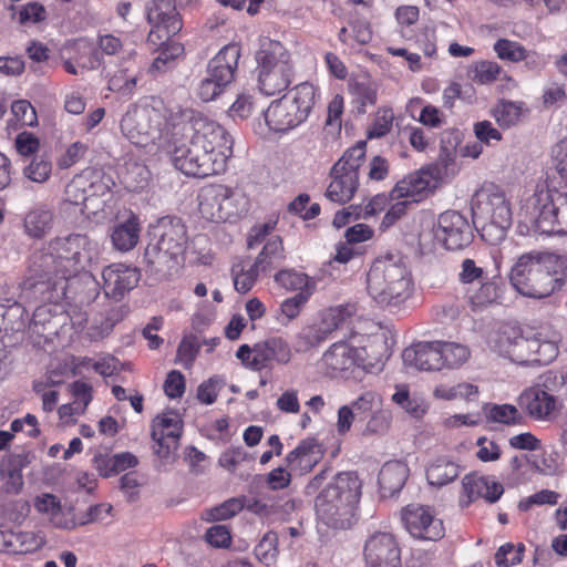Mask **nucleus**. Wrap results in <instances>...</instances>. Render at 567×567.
Returning <instances> with one entry per match:
<instances>
[{
	"instance_id": "obj_1",
	"label": "nucleus",
	"mask_w": 567,
	"mask_h": 567,
	"mask_svg": "<svg viewBox=\"0 0 567 567\" xmlns=\"http://www.w3.org/2000/svg\"><path fill=\"white\" fill-rule=\"evenodd\" d=\"M233 145L219 124L192 109H177L166 120L162 152L183 174L204 178L225 172Z\"/></svg>"
},
{
	"instance_id": "obj_2",
	"label": "nucleus",
	"mask_w": 567,
	"mask_h": 567,
	"mask_svg": "<svg viewBox=\"0 0 567 567\" xmlns=\"http://www.w3.org/2000/svg\"><path fill=\"white\" fill-rule=\"evenodd\" d=\"M93 241L82 234L56 237L28 259L21 298L32 302L53 303L65 295L66 281L92 260Z\"/></svg>"
},
{
	"instance_id": "obj_3",
	"label": "nucleus",
	"mask_w": 567,
	"mask_h": 567,
	"mask_svg": "<svg viewBox=\"0 0 567 567\" xmlns=\"http://www.w3.org/2000/svg\"><path fill=\"white\" fill-rule=\"evenodd\" d=\"M561 334L551 326L537 331L512 324L502 326L489 339L491 349L519 365H546L558 354Z\"/></svg>"
},
{
	"instance_id": "obj_4",
	"label": "nucleus",
	"mask_w": 567,
	"mask_h": 567,
	"mask_svg": "<svg viewBox=\"0 0 567 567\" xmlns=\"http://www.w3.org/2000/svg\"><path fill=\"white\" fill-rule=\"evenodd\" d=\"M567 279V256L546 251L523 254L512 266L509 281L524 297L542 299L559 291Z\"/></svg>"
},
{
	"instance_id": "obj_5",
	"label": "nucleus",
	"mask_w": 567,
	"mask_h": 567,
	"mask_svg": "<svg viewBox=\"0 0 567 567\" xmlns=\"http://www.w3.org/2000/svg\"><path fill=\"white\" fill-rule=\"evenodd\" d=\"M370 297L382 308H400L412 295L410 271L400 254H385L373 261L367 276Z\"/></svg>"
},
{
	"instance_id": "obj_6",
	"label": "nucleus",
	"mask_w": 567,
	"mask_h": 567,
	"mask_svg": "<svg viewBox=\"0 0 567 567\" xmlns=\"http://www.w3.org/2000/svg\"><path fill=\"white\" fill-rule=\"evenodd\" d=\"M362 484L357 473H338L316 497L318 519L333 529H348L353 523Z\"/></svg>"
},
{
	"instance_id": "obj_7",
	"label": "nucleus",
	"mask_w": 567,
	"mask_h": 567,
	"mask_svg": "<svg viewBox=\"0 0 567 567\" xmlns=\"http://www.w3.org/2000/svg\"><path fill=\"white\" fill-rule=\"evenodd\" d=\"M474 224L484 241L499 244L512 225V208L505 193L494 185L478 189L472 198Z\"/></svg>"
},
{
	"instance_id": "obj_8",
	"label": "nucleus",
	"mask_w": 567,
	"mask_h": 567,
	"mask_svg": "<svg viewBox=\"0 0 567 567\" xmlns=\"http://www.w3.org/2000/svg\"><path fill=\"white\" fill-rule=\"evenodd\" d=\"M522 210L538 231L567 235V188L557 189L546 182L539 183Z\"/></svg>"
},
{
	"instance_id": "obj_9",
	"label": "nucleus",
	"mask_w": 567,
	"mask_h": 567,
	"mask_svg": "<svg viewBox=\"0 0 567 567\" xmlns=\"http://www.w3.org/2000/svg\"><path fill=\"white\" fill-rule=\"evenodd\" d=\"M316 99L317 90L312 84H298L262 112L265 124L271 132L287 133L307 121Z\"/></svg>"
},
{
	"instance_id": "obj_10",
	"label": "nucleus",
	"mask_w": 567,
	"mask_h": 567,
	"mask_svg": "<svg viewBox=\"0 0 567 567\" xmlns=\"http://www.w3.org/2000/svg\"><path fill=\"white\" fill-rule=\"evenodd\" d=\"M256 60L259 69V89L265 95L281 93L291 84L293 66L290 53L280 42H262Z\"/></svg>"
},
{
	"instance_id": "obj_11",
	"label": "nucleus",
	"mask_w": 567,
	"mask_h": 567,
	"mask_svg": "<svg viewBox=\"0 0 567 567\" xmlns=\"http://www.w3.org/2000/svg\"><path fill=\"white\" fill-rule=\"evenodd\" d=\"M164 115L150 106H132L123 115L120 127L122 134L134 145L146 147L157 144L162 151L165 128L162 130Z\"/></svg>"
},
{
	"instance_id": "obj_12",
	"label": "nucleus",
	"mask_w": 567,
	"mask_h": 567,
	"mask_svg": "<svg viewBox=\"0 0 567 567\" xmlns=\"http://www.w3.org/2000/svg\"><path fill=\"white\" fill-rule=\"evenodd\" d=\"M240 56L239 48L235 44L224 47L208 63L206 75L197 87V96L203 102L215 100L234 80V74Z\"/></svg>"
},
{
	"instance_id": "obj_13",
	"label": "nucleus",
	"mask_w": 567,
	"mask_h": 567,
	"mask_svg": "<svg viewBox=\"0 0 567 567\" xmlns=\"http://www.w3.org/2000/svg\"><path fill=\"white\" fill-rule=\"evenodd\" d=\"M519 408L534 421H551L561 409V402L549 392L546 383L525 389L518 398Z\"/></svg>"
},
{
	"instance_id": "obj_14",
	"label": "nucleus",
	"mask_w": 567,
	"mask_h": 567,
	"mask_svg": "<svg viewBox=\"0 0 567 567\" xmlns=\"http://www.w3.org/2000/svg\"><path fill=\"white\" fill-rule=\"evenodd\" d=\"M434 235L447 250L463 249L473 240L468 220L456 210H446L439 216Z\"/></svg>"
},
{
	"instance_id": "obj_15",
	"label": "nucleus",
	"mask_w": 567,
	"mask_h": 567,
	"mask_svg": "<svg viewBox=\"0 0 567 567\" xmlns=\"http://www.w3.org/2000/svg\"><path fill=\"white\" fill-rule=\"evenodd\" d=\"M363 556L365 567H402L400 546L388 532H377L369 536Z\"/></svg>"
},
{
	"instance_id": "obj_16",
	"label": "nucleus",
	"mask_w": 567,
	"mask_h": 567,
	"mask_svg": "<svg viewBox=\"0 0 567 567\" xmlns=\"http://www.w3.org/2000/svg\"><path fill=\"white\" fill-rule=\"evenodd\" d=\"M437 185L434 169L423 167L408 174L400 179L390 193L392 199H406L410 203H419L431 194Z\"/></svg>"
},
{
	"instance_id": "obj_17",
	"label": "nucleus",
	"mask_w": 567,
	"mask_h": 567,
	"mask_svg": "<svg viewBox=\"0 0 567 567\" xmlns=\"http://www.w3.org/2000/svg\"><path fill=\"white\" fill-rule=\"evenodd\" d=\"M402 519L409 533L415 538L436 542L444 536L443 522L427 507L409 505L402 514Z\"/></svg>"
},
{
	"instance_id": "obj_18",
	"label": "nucleus",
	"mask_w": 567,
	"mask_h": 567,
	"mask_svg": "<svg viewBox=\"0 0 567 567\" xmlns=\"http://www.w3.org/2000/svg\"><path fill=\"white\" fill-rule=\"evenodd\" d=\"M102 278L105 296L120 301L126 292L137 286L141 275L136 268L124 264H113L103 269Z\"/></svg>"
},
{
	"instance_id": "obj_19",
	"label": "nucleus",
	"mask_w": 567,
	"mask_h": 567,
	"mask_svg": "<svg viewBox=\"0 0 567 567\" xmlns=\"http://www.w3.org/2000/svg\"><path fill=\"white\" fill-rule=\"evenodd\" d=\"M146 10L147 20L154 28L150 37L155 32H164V35L168 39L181 31L182 20L171 0H152L147 3Z\"/></svg>"
},
{
	"instance_id": "obj_20",
	"label": "nucleus",
	"mask_w": 567,
	"mask_h": 567,
	"mask_svg": "<svg viewBox=\"0 0 567 567\" xmlns=\"http://www.w3.org/2000/svg\"><path fill=\"white\" fill-rule=\"evenodd\" d=\"M323 456L321 444L312 437L299 442L286 457V466L293 474L303 476L312 471Z\"/></svg>"
},
{
	"instance_id": "obj_21",
	"label": "nucleus",
	"mask_w": 567,
	"mask_h": 567,
	"mask_svg": "<svg viewBox=\"0 0 567 567\" xmlns=\"http://www.w3.org/2000/svg\"><path fill=\"white\" fill-rule=\"evenodd\" d=\"M439 347L440 341L419 342L409 347L402 353L403 363L417 370L439 371L442 369Z\"/></svg>"
},
{
	"instance_id": "obj_22",
	"label": "nucleus",
	"mask_w": 567,
	"mask_h": 567,
	"mask_svg": "<svg viewBox=\"0 0 567 567\" xmlns=\"http://www.w3.org/2000/svg\"><path fill=\"white\" fill-rule=\"evenodd\" d=\"M158 239L166 250H171L173 256L183 259L187 245V231L184 223L176 217H164L158 224Z\"/></svg>"
},
{
	"instance_id": "obj_23",
	"label": "nucleus",
	"mask_w": 567,
	"mask_h": 567,
	"mask_svg": "<svg viewBox=\"0 0 567 567\" xmlns=\"http://www.w3.org/2000/svg\"><path fill=\"white\" fill-rule=\"evenodd\" d=\"M94 177H96L94 175ZM106 189V185L102 182H96L93 176L90 177L87 174L78 176L66 185L65 188V202L75 206H82L81 212L89 209L90 203L97 193L103 194Z\"/></svg>"
},
{
	"instance_id": "obj_24",
	"label": "nucleus",
	"mask_w": 567,
	"mask_h": 567,
	"mask_svg": "<svg viewBox=\"0 0 567 567\" xmlns=\"http://www.w3.org/2000/svg\"><path fill=\"white\" fill-rule=\"evenodd\" d=\"M463 492L467 496V503L483 498L487 503L497 502L504 493V487L489 476L476 474L465 475L462 480Z\"/></svg>"
},
{
	"instance_id": "obj_25",
	"label": "nucleus",
	"mask_w": 567,
	"mask_h": 567,
	"mask_svg": "<svg viewBox=\"0 0 567 567\" xmlns=\"http://www.w3.org/2000/svg\"><path fill=\"white\" fill-rule=\"evenodd\" d=\"M227 194V186L212 184L204 186L198 194V207L202 216L214 223L223 221V200Z\"/></svg>"
},
{
	"instance_id": "obj_26",
	"label": "nucleus",
	"mask_w": 567,
	"mask_h": 567,
	"mask_svg": "<svg viewBox=\"0 0 567 567\" xmlns=\"http://www.w3.org/2000/svg\"><path fill=\"white\" fill-rule=\"evenodd\" d=\"M144 261L147 271L159 277L171 275L172 270L176 269L181 262V258L173 256L171 250L161 245L157 240L151 243L145 248Z\"/></svg>"
},
{
	"instance_id": "obj_27",
	"label": "nucleus",
	"mask_w": 567,
	"mask_h": 567,
	"mask_svg": "<svg viewBox=\"0 0 567 567\" xmlns=\"http://www.w3.org/2000/svg\"><path fill=\"white\" fill-rule=\"evenodd\" d=\"M330 177L331 182L326 192L327 198L338 204L349 202L358 189L359 175L347 171L336 172V166H332Z\"/></svg>"
},
{
	"instance_id": "obj_28",
	"label": "nucleus",
	"mask_w": 567,
	"mask_h": 567,
	"mask_svg": "<svg viewBox=\"0 0 567 567\" xmlns=\"http://www.w3.org/2000/svg\"><path fill=\"white\" fill-rule=\"evenodd\" d=\"M360 354L347 342L333 343L322 357V362L332 373L350 370L359 364Z\"/></svg>"
},
{
	"instance_id": "obj_29",
	"label": "nucleus",
	"mask_w": 567,
	"mask_h": 567,
	"mask_svg": "<svg viewBox=\"0 0 567 567\" xmlns=\"http://www.w3.org/2000/svg\"><path fill=\"white\" fill-rule=\"evenodd\" d=\"M409 476L408 466L399 461L385 463L378 476V483L383 495L393 496L399 493Z\"/></svg>"
},
{
	"instance_id": "obj_30",
	"label": "nucleus",
	"mask_w": 567,
	"mask_h": 567,
	"mask_svg": "<svg viewBox=\"0 0 567 567\" xmlns=\"http://www.w3.org/2000/svg\"><path fill=\"white\" fill-rule=\"evenodd\" d=\"M140 233L138 220L133 216L113 228L111 234L113 246L120 251H128L137 245Z\"/></svg>"
},
{
	"instance_id": "obj_31",
	"label": "nucleus",
	"mask_w": 567,
	"mask_h": 567,
	"mask_svg": "<svg viewBox=\"0 0 567 567\" xmlns=\"http://www.w3.org/2000/svg\"><path fill=\"white\" fill-rule=\"evenodd\" d=\"M460 475V466L455 462L439 457L426 470V480L433 486H444L453 482Z\"/></svg>"
},
{
	"instance_id": "obj_32",
	"label": "nucleus",
	"mask_w": 567,
	"mask_h": 567,
	"mask_svg": "<svg viewBox=\"0 0 567 567\" xmlns=\"http://www.w3.org/2000/svg\"><path fill=\"white\" fill-rule=\"evenodd\" d=\"M23 466L20 455H12L0 464V474L4 482V491L9 494H18L23 487L21 470Z\"/></svg>"
},
{
	"instance_id": "obj_33",
	"label": "nucleus",
	"mask_w": 567,
	"mask_h": 567,
	"mask_svg": "<svg viewBox=\"0 0 567 567\" xmlns=\"http://www.w3.org/2000/svg\"><path fill=\"white\" fill-rule=\"evenodd\" d=\"M53 212L45 207L30 210L24 217V228L29 236L41 238L52 228Z\"/></svg>"
},
{
	"instance_id": "obj_34",
	"label": "nucleus",
	"mask_w": 567,
	"mask_h": 567,
	"mask_svg": "<svg viewBox=\"0 0 567 567\" xmlns=\"http://www.w3.org/2000/svg\"><path fill=\"white\" fill-rule=\"evenodd\" d=\"M249 200L244 192L227 186L223 200V221L238 218L248 212Z\"/></svg>"
},
{
	"instance_id": "obj_35",
	"label": "nucleus",
	"mask_w": 567,
	"mask_h": 567,
	"mask_svg": "<svg viewBox=\"0 0 567 567\" xmlns=\"http://www.w3.org/2000/svg\"><path fill=\"white\" fill-rule=\"evenodd\" d=\"M276 282L286 289L300 290L299 292L312 295L316 282L311 280L306 274L296 270H281L275 276Z\"/></svg>"
},
{
	"instance_id": "obj_36",
	"label": "nucleus",
	"mask_w": 567,
	"mask_h": 567,
	"mask_svg": "<svg viewBox=\"0 0 567 567\" xmlns=\"http://www.w3.org/2000/svg\"><path fill=\"white\" fill-rule=\"evenodd\" d=\"M440 357L443 368H458L464 364L470 355V349L461 343L440 341Z\"/></svg>"
},
{
	"instance_id": "obj_37",
	"label": "nucleus",
	"mask_w": 567,
	"mask_h": 567,
	"mask_svg": "<svg viewBox=\"0 0 567 567\" xmlns=\"http://www.w3.org/2000/svg\"><path fill=\"white\" fill-rule=\"evenodd\" d=\"M330 329L317 326H308L302 328L296 336L293 348L296 352H307L323 342Z\"/></svg>"
},
{
	"instance_id": "obj_38",
	"label": "nucleus",
	"mask_w": 567,
	"mask_h": 567,
	"mask_svg": "<svg viewBox=\"0 0 567 567\" xmlns=\"http://www.w3.org/2000/svg\"><path fill=\"white\" fill-rule=\"evenodd\" d=\"M184 53V47L175 41L163 42L158 49L157 56L154 59L150 66V72L155 74L157 72H164L169 69L178 56Z\"/></svg>"
},
{
	"instance_id": "obj_39",
	"label": "nucleus",
	"mask_w": 567,
	"mask_h": 567,
	"mask_svg": "<svg viewBox=\"0 0 567 567\" xmlns=\"http://www.w3.org/2000/svg\"><path fill=\"white\" fill-rule=\"evenodd\" d=\"M260 271L262 270L260 267H256V262L249 269H246L243 262L235 264L231 267L235 290L243 295L249 292L256 284Z\"/></svg>"
},
{
	"instance_id": "obj_40",
	"label": "nucleus",
	"mask_w": 567,
	"mask_h": 567,
	"mask_svg": "<svg viewBox=\"0 0 567 567\" xmlns=\"http://www.w3.org/2000/svg\"><path fill=\"white\" fill-rule=\"evenodd\" d=\"M478 285L476 289L467 290L468 302L473 308L485 307L498 299V287L488 277L478 282Z\"/></svg>"
},
{
	"instance_id": "obj_41",
	"label": "nucleus",
	"mask_w": 567,
	"mask_h": 567,
	"mask_svg": "<svg viewBox=\"0 0 567 567\" xmlns=\"http://www.w3.org/2000/svg\"><path fill=\"white\" fill-rule=\"evenodd\" d=\"M34 507L41 513L49 514L53 525L59 528H70L73 526L72 522L58 517L61 513V504L52 494H42L41 496H38L34 502Z\"/></svg>"
},
{
	"instance_id": "obj_42",
	"label": "nucleus",
	"mask_w": 567,
	"mask_h": 567,
	"mask_svg": "<svg viewBox=\"0 0 567 567\" xmlns=\"http://www.w3.org/2000/svg\"><path fill=\"white\" fill-rule=\"evenodd\" d=\"M284 259V245L280 237L276 236L269 239L262 250L256 258V267H260L262 271L275 266Z\"/></svg>"
},
{
	"instance_id": "obj_43",
	"label": "nucleus",
	"mask_w": 567,
	"mask_h": 567,
	"mask_svg": "<svg viewBox=\"0 0 567 567\" xmlns=\"http://www.w3.org/2000/svg\"><path fill=\"white\" fill-rule=\"evenodd\" d=\"M364 156L365 142H358L354 146L347 150L342 157L333 165L336 166V172L347 171L359 175V168Z\"/></svg>"
},
{
	"instance_id": "obj_44",
	"label": "nucleus",
	"mask_w": 567,
	"mask_h": 567,
	"mask_svg": "<svg viewBox=\"0 0 567 567\" xmlns=\"http://www.w3.org/2000/svg\"><path fill=\"white\" fill-rule=\"evenodd\" d=\"M153 430H157L159 436L179 439L182 435V420L177 413H164L154 420Z\"/></svg>"
},
{
	"instance_id": "obj_45",
	"label": "nucleus",
	"mask_w": 567,
	"mask_h": 567,
	"mask_svg": "<svg viewBox=\"0 0 567 567\" xmlns=\"http://www.w3.org/2000/svg\"><path fill=\"white\" fill-rule=\"evenodd\" d=\"M522 114V103L501 101L493 111V115L502 127L515 125Z\"/></svg>"
},
{
	"instance_id": "obj_46",
	"label": "nucleus",
	"mask_w": 567,
	"mask_h": 567,
	"mask_svg": "<svg viewBox=\"0 0 567 567\" xmlns=\"http://www.w3.org/2000/svg\"><path fill=\"white\" fill-rule=\"evenodd\" d=\"M502 68L493 61H480L473 64L468 71L471 80L478 84H488L497 80Z\"/></svg>"
},
{
	"instance_id": "obj_47",
	"label": "nucleus",
	"mask_w": 567,
	"mask_h": 567,
	"mask_svg": "<svg viewBox=\"0 0 567 567\" xmlns=\"http://www.w3.org/2000/svg\"><path fill=\"white\" fill-rule=\"evenodd\" d=\"M494 51L501 60L519 62L528 58L527 50L518 42L499 39L494 44Z\"/></svg>"
},
{
	"instance_id": "obj_48",
	"label": "nucleus",
	"mask_w": 567,
	"mask_h": 567,
	"mask_svg": "<svg viewBox=\"0 0 567 567\" xmlns=\"http://www.w3.org/2000/svg\"><path fill=\"white\" fill-rule=\"evenodd\" d=\"M53 319L49 306H39L33 312L30 329L33 333L48 338L54 332L56 326Z\"/></svg>"
},
{
	"instance_id": "obj_49",
	"label": "nucleus",
	"mask_w": 567,
	"mask_h": 567,
	"mask_svg": "<svg viewBox=\"0 0 567 567\" xmlns=\"http://www.w3.org/2000/svg\"><path fill=\"white\" fill-rule=\"evenodd\" d=\"M382 401L380 395L373 391H367L362 393L357 400H354L350 408L354 410V413L360 420L367 419L371 413L381 408Z\"/></svg>"
},
{
	"instance_id": "obj_50",
	"label": "nucleus",
	"mask_w": 567,
	"mask_h": 567,
	"mask_svg": "<svg viewBox=\"0 0 567 567\" xmlns=\"http://www.w3.org/2000/svg\"><path fill=\"white\" fill-rule=\"evenodd\" d=\"M488 420L497 423H504L507 425L519 424L523 420V415L519 413L516 406L512 404H494L489 408Z\"/></svg>"
},
{
	"instance_id": "obj_51",
	"label": "nucleus",
	"mask_w": 567,
	"mask_h": 567,
	"mask_svg": "<svg viewBox=\"0 0 567 567\" xmlns=\"http://www.w3.org/2000/svg\"><path fill=\"white\" fill-rule=\"evenodd\" d=\"M52 172V164L44 156H34L31 163L23 168V175L34 183H44Z\"/></svg>"
},
{
	"instance_id": "obj_52",
	"label": "nucleus",
	"mask_w": 567,
	"mask_h": 567,
	"mask_svg": "<svg viewBox=\"0 0 567 567\" xmlns=\"http://www.w3.org/2000/svg\"><path fill=\"white\" fill-rule=\"evenodd\" d=\"M278 534L276 532H268L264 535L259 544L256 546V555L266 565L275 561L278 549Z\"/></svg>"
},
{
	"instance_id": "obj_53",
	"label": "nucleus",
	"mask_w": 567,
	"mask_h": 567,
	"mask_svg": "<svg viewBox=\"0 0 567 567\" xmlns=\"http://www.w3.org/2000/svg\"><path fill=\"white\" fill-rule=\"evenodd\" d=\"M243 502L239 498H229L223 504L206 512L208 520H225L231 518L243 509Z\"/></svg>"
},
{
	"instance_id": "obj_54",
	"label": "nucleus",
	"mask_w": 567,
	"mask_h": 567,
	"mask_svg": "<svg viewBox=\"0 0 567 567\" xmlns=\"http://www.w3.org/2000/svg\"><path fill=\"white\" fill-rule=\"evenodd\" d=\"M11 112L16 121L22 126H35L38 116L34 107L27 100H19L12 103Z\"/></svg>"
},
{
	"instance_id": "obj_55",
	"label": "nucleus",
	"mask_w": 567,
	"mask_h": 567,
	"mask_svg": "<svg viewBox=\"0 0 567 567\" xmlns=\"http://www.w3.org/2000/svg\"><path fill=\"white\" fill-rule=\"evenodd\" d=\"M354 101L358 104V112L365 113L367 105H373L377 102V87L370 83H355L352 86Z\"/></svg>"
},
{
	"instance_id": "obj_56",
	"label": "nucleus",
	"mask_w": 567,
	"mask_h": 567,
	"mask_svg": "<svg viewBox=\"0 0 567 567\" xmlns=\"http://www.w3.org/2000/svg\"><path fill=\"white\" fill-rule=\"evenodd\" d=\"M487 278L486 272L482 267H478L475 260L466 258L461 264V271L458 274V280L463 285H474Z\"/></svg>"
},
{
	"instance_id": "obj_57",
	"label": "nucleus",
	"mask_w": 567,
	"mask_h": 567,
	"mask_svg": "<svg viewBox=\"0 0 567 567\" xmlns=\"http://www.w3.org/2000/svg\"><path fill=\"white\" fill-rule=\"evenodd\" d=\"M137 74L128 73L127 69L118 70L109 80V89L114 92L131 93L137 83Z\"/></svg>"
},
{
	"instance_id": "obj_58",
	"label": "nucleus",
	"mask_w": 567,
	"mask_h": 567,
	"mask_svg": "<svg viewBox=\"0 0 567 567\" xmlns=\"http://www.w3.org/2000/svg\"><path fill=\"white\" fill-rule=\"evenodd\" d=\"M199 350V344L196 337H185L177 349L176 361L183 364L184 368L189 369L196 358Z\"/></svg>"
},
{
	"instance_id": "obj_59",
	"label": "nucleus",
	"mask_w": 567,
	"mask_h": 567,
	"mask_svg": "<svg viewBox=\"0 0 567 567\" xmlns=\"http://www.w3.org/2000/svg\"><path fill=\"white\" fill-rule=\"evenodd\" d=\"M267 340L269 343L272 361L279 364L289 363L292 357L289 343L281 337H271Z\"/></svg>"
},
{
	"instance_id": "obj_60",
	"label": "nucleus",
	"mask_w": 567,
	"mask_h": 567,
	"mask_svg": "<svg viewBox=\"0 0 567 567\" xmlns=\"http://www.w3.org/2000/svg\"><path fill=\"white\" fill-rule=\"evenodd\" d=\"M271 361L272 357L270 354L268 340L258 342L252 347V358L251 362H249L251 370L260 371L267 368Z\"/></svg>"
},
{
	"instance_id": "obj_61",
	"label": "nucleus",
	"mask_w": 567,
	"mask_h": 567,
	"mask_svg": "<svg viewBox=\"0 0 567 567\" xmlns=\"http://www.w3.org/2000/svg\"><path fill=\"white\" fill-rule=\"evenodd\" d=\"M47 19V10L45 8L38 3L31 2L22 7L19 12V22L21 24L27 23H39Z\"/></svg>"
},
{
	"instance_id": "obj_62",
	"label": "nucleus",
	"mask_w": 567,
	"mask_h": 567,
	"mask_svg": "<svg viewBox=\"0 0 567 567\" xmlns=\"http://www.w3.org/2000/svg\"><path fill=\"white\" fill-rule=\"evenodd\" d=\"M164 391L171 399L181 398L185 391L184 375L179 371H171L164 382Z\"/></svg>"
},
{
	"instance_id": "obj_63",
	"label": "nucleus",
	"mask_w": 567,
	"mask_h": 567,
	"mask_svg": "<svg viewBox=\"0 0 567 567\" xmlns=\"http://www.w3.org/2000/svg\"><path fill=\"white\" fill-rule=\"evenodd\" d=\"M309 297V293L298 292L293 297L284 300L280 306L282 315L289 320L297 318Z\"/></svg>"
},
{
	"instance_id": "obj_64",
	"label": "nucleus",
	"mask_w": 567,
	"mask_h": 567,
	"mask_svg": "<svg viewBox=\"0 0 567 567\" xmlns=\"http://www.w3.org/2000/svg\"><path fill=\"white\" fill-rule=\"evenodd\" d=\"M520 561V553L514 551V545L511 543L501 546L495 554V564L499 567H512Z\"/></svg>"
}]
</instances>
